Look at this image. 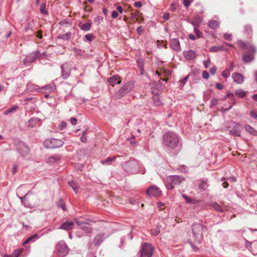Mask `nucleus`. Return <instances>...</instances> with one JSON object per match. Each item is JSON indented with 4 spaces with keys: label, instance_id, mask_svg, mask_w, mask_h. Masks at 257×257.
I'll list each match as a JSON object with an SVG mask.
<instances>
[{
    "label": "nucleus",
    "instance_id": "obj_21",
    "mask_svg": "<svg viewBox=\"0 0 257 257\" xmlns=\"http://www.w3.org/2000/svg\"><path fill=\"white\" fill-rule=\"evenodd\" d=\"M30 251V246H28L26 248H21L17 249V257H25Z\"/></svg>",
    "mask_w": 257,
    "mask_h": 257
},
{
    "label": "nucleus",
    "instance_id": "obj_49",
    "mask_svg": "<svg viewBox=\"0 0 257 257\" xmlns=\"http://www.w3.org/2000/svg\"><path fill=\"white\" fill-rule=\"evenodd\" d=\"M218 104V99L216 98H213L211 99L210 102V107H213Z\"/></svg>",
    "mask_w": 257,
    "mask_h": 257
},
{
    "label": "nucleus",
    "instance_id": "obj_29",
    "mask_svg": "<svg viewBox=\"0 0 257 257\" xmlns=\"http://www.w3.org/2000/svg\"><path fill=\"white\" fill-rule=\"evenodd\" d=\"M115 157H108L106 159L102 160L101 161V164L104 165H110L111 164L112 162L115 160Z\"/></svg>",
    "mask_w": 257,
    "mask_h": 257
},
{
    "label": "nucleus",
    "instance_id": "obj_9",
    "mask_svg": "<svg viewBox=\"0 0 257 257\" xmlns=\"http://www.w3.org/2000/svg\"><path fill=\"white\" fill-rule=\"evenodd\" d=\"M73 87L67 82H61L59 86L60 93L65 97L71 93Z\"/></svg>",
    "mask_w": 257,
    "mask_h": 257
},
{
    "label": "nucleus",
    "instance_id": "obj_62",
    "mask_svg": "<svg viewBox=\"0 0 257 257\" xmlns=\"http://www.w3.org/2000/svg\"><path fill=\"white\" fill-rule=\"evenodd\" d=\"M217 69L215 66L212 67L210 69V73L211 75H214L216 73Z\"/></svg>",
    "mask_w": 257,
    "mask_h": 257
},
{
    "label": "nucleus",
    "instance_id": "obj_60",
    "mask_svg": "<svg viewBox=\"0 0 257 257\" xmlns=\"http://www.w3.org/2000/svg\"><path fill=\"white\" fill-rule=\"evenodd\" d=\"M209 74L207 71H204L202 72V77L205 79H207L209 78Z\"/></svg>",
    "mask_w": 257,
    "mask_h": 257
},
{
    "label": "nucleus",
    "instance_id": "obj_38",
    "mask_svg": "<svg viewBox=\"0 0 257 257\" xmlns=\"http://www.w3.org/2000/svg\"><path fill=\"white\" fill-rule=\"evenodd\" d=\"M71 36V33L67 32L65 34H63L62 35H60L58 36V38L59 39H62L63 40H68Z\"/></svg>",
    "mask_w": 257,
    "mask_h": 257
},
{
    "label": "nucleus",
    "instance_id": "obj_50",
    "mask_svg": "<svg viewBox=\"0 0 257 257\" xmlns=\"http://www.w3.org/2000/svg\"><path fill=\"white\" fill-rule=\"evenodd\" d=\"M67 126V123L64 121H61L59 126H58V128L60 130H63L64 128H65Z\"/></svg>",
    "mask_w": 257,
    "mask_h": 257
},
{
    "label": "nucleus",
    "instance_id": "obj_32",
    "mask_svg": "<svg viewBox=\"0 0 257 257\" xmlns=\"http://www.w3.org/2000/svg\"><path fill=\"white\" fill-rule=\"evenodd\" d=\"M244 33L247 35L251 34L252 33V29L251 26L250 24H246L244 26Z\"/></svg>",
    "mask_w": 257,
    "mask_h": 257
},
{
    "label": "nucleus",
    "instance_id": "obj_24",
    "mask_svg": "<svg viewBox=\"0 0 257 257\" xmlns=\"http://www.w3.org/2000/svg\"><path fill=\"white\" fill-rule=\"evenodd\" d=\"M209 187L208 181L206 180L202 179L201 180L200 183L198 186V188L201 191H205Z\"/></svg>",
    "mask_w": 257,
    "mask_h": 257
},
{
    "label": "nucleus",
    "instance_id": "obj_36",
    "mask_svg": "<svg viewBox=\"0 0 257 257\" xmlns=\"http://www.w3.org/2000/svg\"><path fill=\"white\" fill-rule=\"evenodd\" d=\"M56 206L58 208H61L63 211H65L66 210V208L65 205L63 202L62 199H60L57 203Z\"/></svg>",
    "mask_w": 257,
    "mask_h": 257
},
{
    "label": "nucleus",
    "instance_id": "obj_54",
    "mask_svg": "<svg viewBox=\"0 0 257 257\" xmlns=\"http://www.w3.org/2000/svg\"><path fill=\"white\" fill-rule=\"evenodd\" d=\"M189 77V75H187L186 77H185L183 79L180 80V85H181L182 86H183L185 84L186 82L187 81V80H188Z\"/></svg>",
    "mask_w": 257,
    "mask_h": 257
},
{
    "label": "nucleus",
    "instance_id": "obj_4",
    "mask_svg": "<svg viewBox=\"0 0 257 257\" xmlns=\"http://www.w3.org/2000/svg\"><path fill=\"white\" fill-rule=\"evenodd\" d=\"M123 167L126 172L130 174H136L139 171L138 162L135 159L125 162L123 164Z\"/></svg>",
    "mask_w": 257,
    "mask_h": 257
},
{
    "label": "nucleus",
    "instance_id": "obj_37",
    "mask_svg": "<svg viewBox=\"0 0 257 257\" xmlns=\"http://www.w3.org/2000/svg\"><path fill=\"white\" fill-rule=\"evenodd\" d=\"M40 11L43 15H47L48 14V12L46 10V4L45 3L41 4L40 7Z\"/></svg>",
    "mask_w": 257,
    "mask_h": 257
},
{
    "label": "nucleus",
    "instance_id": "obj_61",
    "mask_svg": "<svg viewBox=\"0 0 257 257\" xmlns=\"http://www.w3.org/2000/svg\"><path fill=\"white\" fill-rule=\"evenodd\" d=\"M211 63V61L209 59L203 62V64L204 67L207 68L208 67V65Z\"/></svg>",
    "mask_w": 257,
    "mask_h": 257
},
{
    "label": "nucleus",
    "instance_id": "obj_57",
    "mask_svg": "<svg viewBox=\"0 0 257 257\" xmlns=\"http://www.w3.org/2000/svg\"><path fill=\"white\" fill-rule=\"evenodd\" d=\"M234 97V94L230 92H227L226 95L224 97L223 100H225L227 98L232 99Z\"/></svg>",
    "mask_w": 257,
    "mask_h": 257
},
{
    "label": "nucleus",
    "instance_id": "obj_30",
    "mask_svg": "<svg viewBox=\"0 0 257 257\" xmlns=\"http://www.w3.org/2000/svg\"><path fill=\"white\" fill-rule=\"evenodd\" d=\"M34 23L33 22H28L25 27V30L27 33L32 32Z\"/></svg>",
    "mask_w": 257,
    "mask_h": 257
},
{
    "label": "nucleus",
    "instance_id": "obj_17",
    "mask_svg": "<svg viewBox=\"0 0 257 257\" xmlns=\"http://www.w3.org/2000/svg\"><path fill=\"white\" fill-rule=\"evenodd\" d=\"M183 56L187 60H194L197 56L196 52L192 49L183 51Z\"/></svg>",
    "mask_w": 257,
    "mask_h": 257
},
{
    "label": "nucleus",
    "instance_id": "obj_7",
    "mask_svg": "<svg viewBox=\"0 0 257 257\" xmlns=\"http://www.w3.org/2000/svg\"><path fill=\"white\" fill-rule=\"evenodd\" d=\"M56 251L59 257H65L68 253L69 248L63 241H60L56 246Z\"/></svg>",
    "mask_w": 257,
    "mask_h": 257
},
{
    "label": "nucleus",
    "instance_id": "obj_3",
    "mask_svg": "<svg viewBox=\"0 0 257 257\" xmlns=\"http://www.w3.org/2000/svg\"><path fill=\"white\" fill-rule=\"evenodd\" d=\"M206 227L200 223H193L192 225V232L194 241L200 243L203 240V231Z\"/></svg>",
    "mask_w": 257,
    "mask_h": 257
},
{
    "label": "nucleus",
    "instance_id": "obj_31",
    "mask_svg": "<svg viewBox=\"0 0 257 257\" xmlns=\"http://www.w3.org/2000/svg\"><path fill=\"white\" fill-rule=\"evenodd\" d=\"M91 27V23H86L79 25L80 29L84 31H88L90 30Z\"/></svg>",
    "mask_w": 257,
    "mask_h": 257
},
{
    "label": "nucleus",
    "instance_id": "obj_42",
    "mask_svg": "<svg viewBox=\"0 0 257 257\" xmlns=\"http://www.w3.org/2000/svg\"><path fill=\"white\" fill-rule=\"evenodd\" d=\"M72 50L75 55L81 56L83 54L82 50L75 47L72 48Z\"/></svg>",
    "mask_w": 257,
    "mask_h": 257
},
{
    "label": "nucleus",
    "instance_id": "obj_33",
    "mask_svg": "<svg viewBox=\"0 0 257 257\" xmlns=\"http://www.w3.org/2000/svg\"><path fill=\"white\" fill-rule=\"evenodd\" d=\"M182 196L188 203L196 204L198 202L196 199L190 198L185 194H183Z\"/></svg>",
    "mask_w": 257,
    "mask_h": 257
},
{
    "label": "nucleus",
    "instance_id": "obj_45",
    "mask_svg": "<svg viewBox=\"0 0 257 257\" xmlns=\"http://www.w3.org/2000/svg\"><path fill=\"white\" fill-rule=\"evenodd\" d=\"M59 24L62 26H66L68 25H71V23L68 19H64V20H62L59 23Z\"/></svg>",
    "mask_w": 257,
    "mask_h": 257
},
{
    "label": "nucleus",
    "instance_id": "obj_34",
    "mask_svg": "<svg viewBox=\"0 0 257 257\" xmlns=\"http://www.w3.org/2000/svg\"><path fill=\"white\" fill-rule=\"evenodd\" d=\"M234 93L236 96L240 98H243L246 96V92L241 89L236 90Z\"/></svg>",
    "mask_w": 257,
    "mask_h": 257
},
{
    "label": "nucleus",
    "instance_id": "obj_55",
    "mask_svg": "<svg viewBox=\"0 0 257 257\" xmlns=\"http://www.w3.org/2000/svg\"><path fill=\"white\" fill-rule=\"evenodd\" d=\"M29 87V89H30L32 91L37 90L38 91H40V90H39L40 88L38 87V86H36V85H35L33 84H30Z\"/></svg>",
    "mask_w": 257,
    "mask_h": 257
},
{
    "label": "nucleus",
    "instance_id": "obj_10",
    "mask_svg": "<svg viewBox=\"0 0 257 257\" xmlns=\"http://www.w3.org/2000/svg\"><path fill=\"white\" fill-rule=\"evenodd\" d=\"M72 68V65L68 62H65L61 65V77L63 79H66L70 76Z\"/></svg>",
    "mask_w": 257,
    "mask_h": 257
},
{
    "label": "nucleus",
    "instance_id": "obj_48",
    "mask_svg": "<svg viewBox=\"0 0 257 257\" xmlns=\"http://www.w3.org/2000/svg\"><path fill=\"white\" fill-rule=\"evenodd\" d=\"M230 71L228 69H226L222 72V76L225 78H227L230 76Z\"/></svg>",
    "mask_w": 257,
    "mask_h": 257
},
{
    "label": "nucleus",
    "instance_id": "obj_41",
    "mask_svg": "<svg viewBox=\"0 0 257 257\" xmlns=\"http://www.w3.org/2000/svg\"><path fill=\"white\" fill-rule=\"evenodd\" d=\"M161 228V226L160 225H157L155 228H154L151 230L152 234L154 236L158 235L160 232Z\"/></svg>",
    "mask_w": 257,
    "mask_h": 257
},
{
    "label": "nucleus",
    "instance_id": "obj_22",
    "mask_svg": "<svg viewBox=\"0 0 257 257\" xmlns=\"http://www.w3.org/2000/svg\"><path fill=\"white\" fill-rule=\"evenodd\" d=\"M119 76L117 75H114L112 77H110L107 79V82L110 85L114 86L116 84H119L121 83L120 80H118Z\"/></svg>",
    "mask_w": 257,
    "mask_h": 257
},
{
    "label": "nucleus",
    "instance_id": "obj_64",
    "mask_svg": "<svg viewBox=\"0 0 257 257\" xmlns=\"http://www.w3.org/2000/svg\"><path fill=\"white\" fill-rule=\"evenodd\" d=\"M250 115L255 119H257V112L254 111H251L250 112Z\"/></svg>",
    "mask_w": 257,
    "mask_h": 257
},
{
    "label": "nucleus",
    "instance_id": "obj_19",
    "mask_svg": "<svg viewBox=\"0 0 257 257\" xmlns=\"http://www.w3.org/2000/svg\"><path fill=\"white\" fill-rule=\"evenodd\" d=\"M232 78L234 82L240 84L243 83L244 79L243 75L238 72L233 73L232 74Z\"/></svg>",
    "mask_w": 257,
    "mask_h": 257
},
{
    "label": "nucleus",
    "instance_id": "obj_63",
    "mask_svg": "<svg viewBox=\"0 0 257 257\" xmlns=\"http://www.w3.org/2000/svg\"><path fill=\"white\" fill-rule=\"evenodd\" d=\"M118 16V13L116 11H112L111 13V17L112 18L115 19Z\"/></svg>",
    "mask_w": 257,
    "mask_h": 257
},
{
    "label": "nucleus",
    "instance_id": "obj_2",
    "mask_svg": "<svg viewBox=\"0 0 257 257\" xmlns=\"http://www.w3.org/2000/svg\"><path fill=\"white\" fill-rule=\"evenodd\" d=\"M180 137L172 132L165 133L162 137V144L165 147L171 149H175L179 144Z\"/></svg>",
    "mask_w": 257,
    "mask_h": 257
},
{
    "label": "nucleus",
    "instance_id": "obj_58",
    "mask_svg": "<svg viewBox=\"0 0 257 257\" xmlns=\"http://www.w3.org/2000/svg\"><path fill=\"white\" fill-rule=\"evenodd\" d=\"M223 37L225 40L227 41H230L231 39V35L227 33H225L223 35Z\"/></svg>",
    "mask_w": 257,
    "mask_h": 257
},
{
    "label": "nucleus",
    "instance_id": "obj_39",
    "mask_svg": "<svg viewBox=\"0 0 257 257\" xmlns=\"http://www.w3.org/2000/svg\"><path fill=\"white\" fill-rule=\"evenodd\" d=\"M86 233H89L92 231V228L88 225V223L85 222L84 224L81 227Z\"/></svg>",
    "mask_w": 257,
    "mask_h": 257
},
{
    "label": "nucleus",
    "instance_id": "obj_40",
    "mask_svg": "<svg viewBox=\"0 0 257 257\" xmlns=\"http://www.w3.org/2000/svg\"><path fill=\"white\" fill-rule=\"evenodd\" d=\"M212 206L213 208L216 211L223 212L225 210L222 207L220 206L219 204L217 203L216 202L213 203Z\"/></svg>",
    "mask_w": 257,
    "mask_h": 257
},
{
    "label": "nucleus",
    "instance_id": "obj_25",
    "mask_svg": "<svg viewBox=\"0 0 257 257\" xmlns=\"http://www.w3.org/2000/svg\"><path fill=\"white\" fill-rule=\"evenodd\" d=\"M209 52H217L218 51H227L228 49H225L223 46H212L209 48Z\"/></svg>",
    "mask_w": 257,
    "mask_h": 257
},
{
    "label": "nucleus",
    "instance_id": "obj_59",
    "mask_svg": "<svg viewBox=\"0 0 257 257\" xmlns=\"http://www.w3.org/2000/svg\"><path fill=\"white\" fill-rule=\"evenodd\" d=\"M4 257H16V249L13 251V254H5Z\"/></svg>",
    "mask_w": 257,
    "mask_h": 257
},
{
    "label": "nucleus",
    "instance_id": "obj_26",
    "mask_svg": "<svg viewBox=\"0 0 257 257\" xmlns=\"http://www.w3.org/2000/svg\"><path fill=\"white\" fill-rule=\"evenodd\" d=\"M208 26L212 29H216L219 28V23L216 20H211L208 21Z\"/></svg>",
    "mask_w": 257,
    "mask_h": 257
},
{
    "label": "nucleus",
    "instance_id": "obj_8",
    "mask_svg": "<svg viewBox=\"0 0 257 257\" xmlns=\"http://www.w3.org/2000/svg\"><path fill=\"white\" fill-rule=\"evenodd\" d=\"M41 54L38 51L32 52L29 55L26 56L23 60L24 64L26 66H30L32 63L37 59L41 58Z\"/></svg>",
    "mask_w": 257,
    "mask_h": 257
},
{
    "label": "nucleus",
    "instance_id": "obj_5",
    "mask_svg": "<svg viewBox=\"0 0 257 257\" xmlns=\"http://www.w3.org/2000/svg\"><path fill=\"white\" fill-rule=\"evenodd\" d=\"M134 86L132 81H128L119 90L115 92L114 96L116 99H120L127 93L130 92Z\"/></svg>",
    "mask_w": 257,
    "mask_h": 257
},
{
    "label": "nucleus",
    "instance_id": "obj_20",
    "mask_svg": "<svg viewBox=\"0 0 257 257\" xmlns=\"http://www.w3.org/2000/svg\"><path fill=\"white\" fill-rule=\"evenodd\" d=\"M74 222L73 221H67L62 223L60 227V229H63L67 231L70 230L73 228Z\"/></svg>",
    "mask_w": 257,
    "mask_h": 257
},
{
    "label": "nucleus",
    "instance_id": "obj_27",
    "mask_svg": "<svg viewBox=\"0 0 257 257\" xmlns=\"http://www.w3.org/2000/svg\"><path fill=\"white\" fill-rule=\"evenodd\" d=\"M40 120V119L37 117H32L28 121V126L33 127L39 122Z\"/></svg>",
    "mask_w": 257,
    "mask_h": 257
},
{
    "label": "nucleus",
    "instance_id": "obj_53",
    "mask_svg": "<svg viewBox=\"0 0 257 257\" xmlns=\"http://www.w3.org/2000/svg\"><path fill=\"white\" fill-rule=\"evenodd\" d=\"M74 221H75V223H76L77 225H78V226H80L81 227L83 226V225H84V223H85V222H83V221H80V220H79L78 218H74Z\"/></svg>",
    "mask_w": 257,
    "mask_h": 257
},
{
    "label": "nucleus",
    "instance_id": "obj_18",
    "mask_svg": "<svg viewBox=\"0 0 257 257\" xmlns=\"http://www.w3.org/2000/svg\"><path fill=\"white\" fill-rule=\"evenodd\" d=\"M171 48L176 52H179L181 50L180 42L177 38L171 39L170 41Z\"/></svg>",
    "mask_w": 257,
    "mask_h": 257
},
{
    "label": "nucleus",
    "instance_id": "obj_47",
    "mask_svg": "<svg viewBox=\"0 0 257 257\" xmlns=\"http://www.w3.org/2000/svg\"><path fill=\"white\" fill-rule=\"evenodd\" d=\"M16 110V105H14L12 107L8 109L4 112V114L6 115H8L12 111Z\"/></svg>",
    "mask_w": 257,
    "mask_h": 257
},
{
    "label": "nucleus",
    "instance_id": "obj_13",
    "mask_svg": "<svg viewBox=\"0 0 257 257\" xmlns=\"http://www.w3.org/2000/svg\"><path fill=\"white\" fill-rule=\"evenodd\" d=\"M29 147L23 142L17 143V152L22 156H26L29 153Z\"/></svg>",
    "mask_w": 257,
    "mask_h": 257
},
{
    "label": "nucleus",
    "instance_id": "obj_51",
    "mask_svg": "<svg viewBox=\"0 0 257 257\" xmlns=\"http://www.w3.org/2000/svg\"><path fill=\"white\" fill-rule=\"evenodd\" d=\"M193 0H183V4L185 7L188 8L193 2Z\"/></svg>",
    "mask_w": 257,
    "mask_h": 257
},
{
    "label": "nucleus",
    "instance_id": "obj_52",
    "mask_svg": "<svg viewBox=\"0 0 257 257\" xmlns=\"http://www.w3.org/2000/svg\"><path fill=\"white\" fill-rule=\"evenodd\" d=\"M194 32L196 34L197 37L199 38H201L202 36V33L196 28L194 27Z\"/></svg>",
    "mask_w": 257,
    "mask_h": 257
},
{
    "label": "nucleus",
    "instance_id": "obj_12",
    "mask_svg": "<svg viewBox=\"0 0 257 257\" xmlns=\"http://www.w3.org/2000/svg\"><path fill=\"white\" fill-rule=\"evenodd\" d=\"M183 181V177L178 175L169 176L167 178V182L170 184V188H173L175 185H179Z\"/></svg>",
    "mask_w": 257,
    "mask_h": 257
},
{
    "label": "nucleus",
    "instance_id": "obj_14",
    "mask_svg": "<svg viewBox=\"0 0 257 257\" xmlns=\"http://www.w3.org/2000/svg\"><path fill=\"white\" fill-rule=\"evenodd\" d=\"M106 238L105 233L101 232L96 235L93 239V244L94 246H99Z\"/></svg>",
    "mask_w": 257,
    "mask_h": 257
},
{
    "label": "nucleus",
    "instance_id": "obj_44",
    "mask_svg": "<svg viewBox=\"0 0 257 257\" xmlns=\"http://www.w3.org/2000/svg\"><path fill=\"white\" fill-rule=\"evenodd\" d=\"M153 100L155 105L159 106L162 105V102L158 97H154Z\"/></svg>",
    "mask_w": 257,
    "mask_h": 257
},
{
    "label": "nucleus",
    "instance_id": "obj_46",
    "mask_svg": "<svg viewBox=\"0 0 257 257\" xmlns=\"http://www.w3.org/2000/svg\"><path fill=\"white\" fill-rule=\"evenodd\" d=\"M245 130H246L247 132H248L251 135H254V133L255 132V131L254 130V129L253 128V127H252L251 126L248 125H247L246 126H245Z\"/></svg>",
    "mask_w": 257,
    "mask_h": 257
},
{
    "label": "nucleus",
    "instance_id": "obj_56",
    "mask_svg": "<svg viewBox=\"0 0 257 257\" xmlns=\"http://www.w3.org/2000/svg\"><path fill=\"white\" fill-rule=\"evenodd\" d=\"M85 38L89 42H91L93 40V39L94 38V36L91 34H88L85 36Z\"/></svg>",
    "mask_w": 257,
    "mask_h": 257
},
{
    "label": "nucleus",
    "instance_id": "obj_11",
    "mask_svg": "<svg viewBox=\"0 0 257 257\" xmlns=\"http://www.w3.org/2000/svg\"><path fill=\"white\" fill-rule=\"evenodd\" d=\"M153 250L152 244L149 243H145L142 246L141 252V257H152Z\"/></svg>",
    "mask_w": 257,
    "mask_h": 257
},
{
    "label": "nucleus",
    "instance_id": "obj_15",
    "mask_svg": "<svg viewBox=\"0 0 257 257\" xmlns=\"http://www.w3.org/2000/svg\"><path fill=\"white\" fill-rule=\"evenodd\" d=\"M243 127L239 123H235L233 127L230 131V134L234 137H240V133L242 130Z\"/></svg>",
    "mask_w": 257,
    "mask_h": 257
},
{
    "label": "nucleus",
    "instance_id": "obj_6",
    "mask_svg": "<svg viewBox=\"0 0 257 257\" xmlns=\"http://www.w3.org/2000/svg\"><path fill=\"white\" fill-rule=\"evenodd\" d=\"M64 142L60 139H49L43 142V146L47 149H54L62 147Z\"/></svg>",
    "mask_w": 257,
    "mask_h": 257
},
{
    "label": "nucleus",
    "instance_id": "obj_35",
    "mask_svg": "<svg viewBox=\"0 0 257 257\" xmlns=\"http://www.w3.org/2000/svg\"><path fill=\"white\" fill-rule=\"evenodd\" d=\"M43 88L46 90H48L49 91H53L56 88V86L55 83H51L50 84L43 86L41 89Z\"/></svg>",
    "mask_w": 257,
    "mask_h": 257
},
{
    "label": "nucleus",
    "instance_id": "obj_28",
    "mask_svg": "<svg viewBox=\"0 0 257 257\" xmlns=\"http://www.w3.org/2000/svg\"><path fill=\"white\" fill-rule=\"evenodd\" d=\"M59 158L58 157L52 156L46 160V163L49 164H53L58 162Z\"/></svg>",
    "mask_w": 257,
    "mask_h": 257
},
{
    "label": "nucleus",
    "instance_id": "obj_16",
    "mask_svg": "<svg viewBox=\"0 0 257 257\" xmlns=\"http://www.w3.org/2000/svg\"><path fill=\"white\" fill-rule=\"evenodd\" d=\"M146 193L149 196L157 197L161 194V191L158 187L154 186L149 188L147 190Z\"/></svg>",
    "mask_w": 257,
    "mask_h": 257
},
{
    "label": "nucleus",
    "instance_id": "obj_1",
    "mask_svg": "<svg viewBox=\"0 0 257 257\" xmlns=\"http://www.w3.org/2000/svg\"><path fill=\"white\" fill-rule=\"evenodd\" d=\"M236 44L241 50L246 51L248 53L242 56L243 61L246 63L252 61L254 59L253 55L256 52L255 47L249 43H245L240 40L236 42Z\"/></svg>",
    "mask_w": 257,
    "mask_h": 257
},
{
    "label": "nucleus",
    "instance_id": "obj_23",
    "mask_svg": "<svg viewBox=\"0 0 257 257\" xmlns=\"http://www.w3.org/2000/svg\"><path fill=\"white\" fill-rule=\"evenodd\" d=\"M39 238V236L37 234H34L31 236L27 238L25 241L23 243V245L24 246L25 244L30 243L34 242Z\"/></svg>",
    "mask_w": 257,
    "mask_h": 257
},
{
    "label": "nucleus",
    "instance_id": "obj_43",
    "mask_svg": "<svg viewBox=\"0 0 257 257\" xmlns=\"http://www.w3.org/2000/svg\"><path fill=\"white\" fill-rule=\"evenodd\" d=\"M69 184L71 186L75 193H77L78 187H77L76 183H75L73 181H71L69 182Z\"/></svg>",
    "mask_w": 257,
    "mask_h": 257
}]
</instances>
